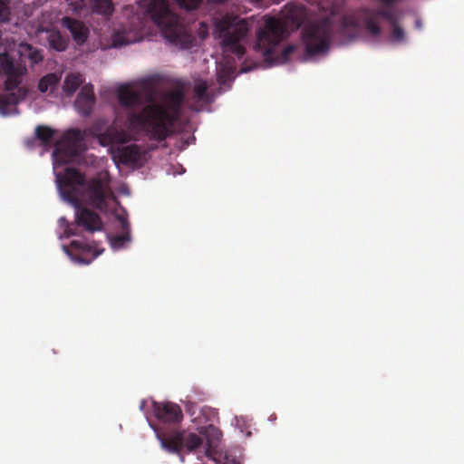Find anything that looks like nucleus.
<instances>
[{
  "instance_id": "1",
  "label": "nucleus",
  "mask_w": 464,
  "mask_h": 464,
  "mask_svg": "<svg viewBox=\"0 0 464 464\" xmlns=\"http://www.w3.org/2000/svg\"><path fill=\"white\" fill-rule=\"evenodd\" d=\"M57 187L63 198L76 208L75 226L62 217L59 218L60 227L63 228V236L70 237L78 235V229L88 233L101 231L103 223L99 214L81 206V198L90 206L104 210L108 208V200L114 198L110 187V180L100 175L85 179V175L75 168L65 169L63 174L56 176Z\"/></svg>"
},
{
  "instance_id": "2",
  "label": "nucleus",
  "mask_w": 464,
  "mask_h": 464,
  "mask_svg": "<svg viewBox=\"0 0 464 464\" xmlns=\"http://www.w3.org/2000/svg\"><path fill=\"white\" fill-rule=\"evenodd\" d=\"M149 104L139 112H130L128 120L130 125L143 130L156 141H163L169 134V126L179 116L184 102L181 90L167 92L161 103L153 102V95H148Z\"/></svg>"
},
{
  "instance_id": "3",
  "label": "nucleus",
  "mask_w": 464,
  "mask_h": 464,
  "mask_svg": "<svg viewBox=\"0 0 464 464\" xmlns=\"http://www.w3.org/2000/svg\"><path fill=\"white\" fill-rule=\"evenodd\" d=\"M148 13L169 43L181 49H188L192 45L194 38L188 24L170 10L167 0H152Z\"/></svg>"
},
{
  "instance_id": "4",
  "label": "nucleus",
  "mask_w": 464,
  "mask_h": 464,
  "mask_svg": "<svg viewBox=\"0 0 464 464\" xmlns=\"http://www.w3.org/2000/svg\"><path fill=\"white\" fill-rule=\"evenodd\" d=\"M221 432L213 425H208L200 430L199 434L182 430H173L169 435L163 432H158L157 438L160 441L161 447L169 453L181 455L184 449L188 452L204 453L206 456V448L208 440L219 441ZM181 461L184 458L180 456Z\"/></svg>"
},
{
  "instance_id": "5",
  "label": "nucleus",
  "mask_w": 464,
  "mask_h": 464,
  "mask_svg": "<svg viewBox=\"0 0 464 464\" xmlns=\"http://www.w3.org/2000/svg\"><path fill=\"white\" fill-rule=\"evenodd\" d=\"M285 32L282 22L270 17L266 20L264 29L259 30L257 34L255 48L262 53L264 60L271 65L287 62L295 51V46L288 45L280 53H277V46L284 38Z\"/></svg>"
},
{
  "instance_id": "6",
  "label": "nucleus",
  "mask_w": 464,
  "mask_h": 464,
  "mask_svg": "<svg viewBox=\"0 0 464 464\" xmlns=\"http://www.w3.org/2000/svg\"><path fill=\"white\" fill-rule=\"evenodd\" d=\"M215 30L222 39L221 44L225 53H232L238 58L245 53V47L240 44L249 30L248 22L234 14H226L216 19Z\"/></svg>"
},
{
  "instance_id": "7",
  "label": "nucleus",
  "mask_w": 464,
  "mask_h": 464,
  "mask_svg": "<svg viewBox=\"0 0 464 464\" xmlns=\"http://www.w3.org/2000/svg\"><path fill=\"white\" fill-rule=\"evenodd\" d=\"M333 31V24L328 18L307 24L302 30L306 54L313 56L326 52L330 46Z\"/></svg>"
},
{
  "instance_id": "8",
  "label": "nucleus",
  "mask_w": 464,
  "mask_h": 464,
  "mask_svg": "<svg viewBox=\"0 0 464 464\" xmlns=\"http://www.w3.org/2000/svg\"><path fill=\"white\" fill-rule=\"evenodd\" d=\"M63 250L71 260L79 265H89L102 252L95 242L88 243L82 240H72L68 246H63Z\"/></svg>"
},
{
  "instance_id": "9",
  "label": "nucleus",
  "mask_w": 464,
  "mask_h": 464,
  "mask_svg": "<svg viewBox=\"0 0 464 464\" xmlns=\"http://www.w3.org/2000/svg\"><path fill=\"white\" fill-rule=\"evenodd\" d=\"M82 140L83 137L80 130L71 129L67 130L63 139L57 142L53 156L63 162L73 160L79 155Z\"/></svg>"
},
{
  "instance_id": "10",
  "label": "nucleus",
  "mask_w": 464,
  "mask_h": 464,
  "mask_svg": "<svg viewBox=\"0 0 464 464\" xmlns=\"http://www.w3.org/2000/svg\"><path fill=\"white\" fill-rule=\"evenodd\" d=\"M26 68L21 63H14L7 53H0V75L5 76V87L6 91L15 89L20 85Z\"/></svg>"
},
{
  "instance_id": "11",
  "label": "nucleus",
  "mask_w": 464,
  "mask_h": 464,
  "mask_svg": "<svg viewBox=\"0 0 464 464\" xmlns=\"http://www.w3.org/2000/svg\"><path fill=\"white\" fill-rule=\"evenodd\" d=\"M102 121L94 122L92 129L102 145L124 144L130 140V134L123 129L111 125L102 130Z\"/></svg>"
},
{
  "instance_id": "12",
  "label": "nucleus",
  "mask_w": 464,
  "mask_h": 464,
  "mask_svg": "<svg viewBox=\"0 0 464 464\" xmlns=\"http://www.w3.org/2000/svg\"><path fill=\"white\" fill-rule=\"evenodd\" d=\"M153 412L157 420L162 424L175 425L183 419L180 407L170 401L153 402Z\"/></svg>"
},
{
  "instance_id": "13",
  "label": "nucleus",
  "mask_w": 464,
  "mask_h": 464,
  "mask_svg": "<svg viewBox=\"0 0 464 464\" xmlns=\"http://www.w3.org/2000/svg\"><path fill=\"white\" fill-rule=\"evenodd\" d=\"M218 441L208 440V447L206 448V457L214 464H240L237 459L236 452L232 450H226L224 452L218 451Z\"/></svg>"
},
{
  "instance_id": "14",
  "label": "nucleus",
  "mask_w": 464,
  "mask_h": 464,
  "mask_svg": "<svg viewBox=\"0 0 464 464\" xmlns=\"http://www.w3.org/2000/svg\"><path fill=\"white\" fill-rule=\"evenodd\" d=\"M191 101L192 103L189 108L195 111H199L203 105H208L212 102V96L208 92V85L206 81L200 79L195 81Z\"/></svg>"
},
{
  "instance_id": "15",
  "label": "nucleus",
  "mask_w": 464,
  "mask_h": 464,
  "mask_svg": "<svg viewBox=\"0 0 464 464\" xmlns=\"http://www.w3.org/2000/svg\"><path fill=\"white\" fill-rule=\"evenodd\" d=\"M61 24L63 27L69 30L73 40L78 44H82L88 39L89 30L82 22L65 16L62 19Z\"/></svg>"
},
{
  "instance_id": "16",
  "label": "nucleus",
  "mask_w": 464,
  "mask_h": 464,
  "mask_svg": "<svg viewBox=\"0 0 464 464\" xmlns=\"http://www.w3.org/2000/svg\"><path fill=\"white\" fill-rule=\"evenodd\" d=\"M118 100L121 105L130 110L136 109L143 103L140 92L128 85L121 86L119 88Z\"/></svg>"
},
{
  "instance_id": "17",
  "label": "nucleus",
  "mask_w": 464,
  "mask_h": 464,
  "mask_svg": "<svg viewBox=\"0 0 464 464\" xmlns=\"http://www.w3.org/2000/svg\"><path fill=\"white\" fill-rule=\"evenodd\" d=\"M6 93H0V112L6 115L10 106L16 105L23 101L27 95V90L19 85Z\"/></svg>"
},
{
  "instance_id": "18",
  "label": "nucleus",
  "mask_w": 464,
  "mask_h": 464,
  "mask_svg": "<svg viewBox=\"0 0 464 464\" xmlns=\"http://www.w3.org/2000/svg\"><path fill=\"white\" fill-rule=\"evenodd\" d=\"M121 222V233L109 237L110 244L112 249L119 250L125 246L131 240L130 225L124 218H119Z\"/></svg>"
},
{
  "instance_id": "19",
  "label": "nucleus",
  "mask_w": 464,
  "mask_h": 464,
  "mask_svg": "<svg viewBox=\"0 0 464 464\" xmlns=\"http://www.w3.org/2000/svg\"><path fill=\"white\" fill-rule=\"evenodd\" d=\"M141 157L140 148L137 144H130L122 147L119 150L120 160L123 164H134L137 163Z\"/></svg>"
},
{
  "instance_id": "20",
  "label": "nucleus",
  "mask_w": 464,
  "mask_h": 464,
  "mask_svg": "<svg viewBox=\"0 0 464 464\" xmlns=\"http://www.w3.org/2000/svg\"><path fill=\"white\" fill-rule=\"evenodd\" d=\"M19 53L22 59L27 58L32 65L39 63L44 58L38 49L26 43L19 44Z\"/></svg>"
},
{
  "instance_id": "21",
  "label": "nucleus",
  "mask_w": 464,
  "mask_h": 464,
  "mask_svg": "<svg viewBox=\"0 0 464 464\" xmlns=\"http://www.w3.org/2000/svg\"><path fill=\"white\" fill-rule=\"evenodd\" d=\"M84 77L82 74L77 73H70L65 77L63 82V92L67 96H72L80 85L83 82Z\"/></svg>"
},
{
  "instance_id": "22",
  "label": "nucleus",
  "mask_w": 464,
  "mask_h": 464,
  "mask_svg": "<svg viewBox=\"0 0 464 464\" xmlns=\"http://www.w3.org/2000/svg\"><path fill=\"white\" fill-rule=\"evenodd\" d=\"M83 5H87L86 3ZM88 5L92 12L99 14L110 15L113 11L111 0H88Z\"/></svg>"
},
{
  "instance_id": "23",
  "label": "nucleus",
  "mask_w": 464,
  "mask_h": 464,
  "mask_svg": "<svg viewBox=\"0 0 464 464\" xmlns=\"http://www.w3.org/2000/svg\"><path fill=\"white\" fill-rule=\"evenodd\" d=\"M48 44L50 48L57 52H63L68 46V38L59 31H52L48 35Z\"/></svg>"
},
{
  "instance_id": "24",
  "label": "nucleus",
  "mask_w": 464,
  "mask_h": 464,
  "mask_svg": "<svg viewBox=\"0 0 464 464\" xmlns=\"http://www.w3.org/2000/svg\"><path fill=\"white\" fill-rule=\"evenodd\" d=\"M60 80L61 77L56 73H48L40 79L38 83V90L43 93L46 92L48 90L53 92L58 85Z\"/></svg>"
},
{
  "instance_id": "25",
  "label": "nucleus",
  "mask_w": 464,
  "mask_h": 464,
  "mask_svg": "<svg viewBox=\"0 0 464 464\" xmlns=\"http://www.w3.org/2000/svg\"><path fill=\"white\" fill-rule=\"evenodd\" d=\"M82 102H86L88 103L87 109H92L95 102V96L92 85H85L82 87L75 101L76 106H82Z\"/></svg>"
},
{
  "instance_id": "26",
  "label": "nucleus",
  "mask_w": 464,
  "mask_h": 464,
  "mask_svg": "<svg viewBox=\"0 0 464 464\" xmlns=\"http://www.w3.org/2000/svg\"><path fill=\"white\" fill-rule=\"evenodd\" d=\"M34 134L44 146L52 144L55 130L48 126L39 125L35 128Z\"/></svg>"
},
{
  "instance_id": "27",
  "label": "nucleus",
  "mask_w": 464,
  "mask_h": 464,
  "mask_svg": "<svg viewBox=\"0 0 464 464\" xmlns=\"http://www.w3.org/2000/svg\"><path fill=\"white\" fill-rule=\"evenodd\" d=\"M135 41L136 40H131L129 37H127L124 32H117L112 36V44L114 47L127 45Z\"/></svg>"
},
{
  "instance_id": "28",
  "label": "nucleus",
  "mask_w": 464,
  "mask_h": 464,
  "mask_svg": "<svg viewBox=\"0 0 464 464\" xmlns=\"http://www.w3.org/2000/svg\"><path fill=\"white\" fill-rule=\"evenodd\" d=\"M10 1L0 0V23H7L10 20Z\"/></svg>"
},
{
  "instance_id": "29",
  "label": "nucleus",
  "mask_w": 464,
  "mask_h": 464,
  "mask_svg": "<svg viewBox=\"0 0 464 464\" xmlns=\"http://www.w3.org/2000/svg\"><path fill=\"white\" fill-rule=\"evenodd\" d=\"M365 27L368 30V32L374 36L379 35L381 34V27L375 21V18L372 16H368L365 19Z\"/></svg>"
},
{
  "instance_id": "30",
  "label": "nucleus",
  "mask_w": 464,
  "mask_h": 464,
  "mask_svg": "<svg viewBox=\"0 0 464 464\" xmlns=\"http://www.w3.org/2000/svg\"><path fill=\"white\" fill-rule=\"evenodd\" d=\"M178 5L185 10H195L198 9L202 0H176Z\"/></svg>"
},
{
  "instance_id": "31",
  "label": "nucleus",
  "mask_w": 464,
  "mask_h": 464,
  "mask_svg": "<svg viewBox=\"0 0 464 464\" xmlns=\"http://www.w3.org/2000/svg\"><path fill=\"white\" fill-rule=\"evenodd\" d=\"M87 102H82V106H77L79 108V110L85 115H88L92 109H87Z\"/></svg>"
},
{
  "instance_id": "32",
  "label": "nucleus",
  "mask_w": 464,
  "mask_h": 464,
  "mask_svg": "<svg viewBox=\"0 0 464 464\" xmlns=\"http://www.w3.org/2000/svg\"><path fill=\"white\" fill-rule=\"evenodd\" d=\"M251 3L256 4L258 5H262L263 0H248Z\"/></svg>"
}]
</instances>
